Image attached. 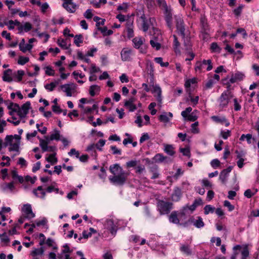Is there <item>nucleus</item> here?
Wrapping results in <instances>:
<instances>
[{
	"label": "nucleus",
	"mask_w": 259,
	"mask_h": 259,
	"mask_svg": "<svg viewBox=\"0 0 259 259\" xmlns=\"http://www.w3.org/2000/svg\"><path fill=\"white\" fill-rule=\"evenodd\" d=\"M180 250L187 255L192 254V251L190 249V246L188 244H183L181 245Z\"/></svg>",
	"instance_id": "412c9836"
},
{
	"label": "nucleus",
	"mask_w": 259,
	"mask_h": 259,
	"mask_svg": "<svg viewBox=\"0 0 259 259\" xmlns=\"http://www.w3.org/2000/svg\"><path fill=\"white\" fill-rule=\"evenodd\" d=\"M187 92L189 94V96L190 98L191 101L193 103L194 105H196L198 104L199 100V97L196 96L194 98H193L191 96V94L190 93V89L187 90Z\"/></svg>",
	"instance_id": "37998d69"
},
{
	"label": "nucleus",
	"mask_w": 259,
	"mask_h": 259,
	"mask_svg": "<svg viewBox=\"0 0 259 259\" xmlns=\"http://www.w3.org/2000/svg\"><path fill=\"white\" fill-rule=\"evenodd\" d=\"M202 65H208V66L206 68L207 71H210L212 68V65L211 60L209 59L207 60H203L201 63Z\"/></svg>",
	"instance_id": "79ce46f5"
},
{
	"label": "nucleus",
	"mask_w": 259,
	"mask_h": 259,
	"mask_svg": "<svg viewBox=\"0 0 259 259\" xmlns=\"http://www.w3.org/2000/svg\"><path fill=\"white\" fill-rule=\"evenodd\" d=\"M95 91H100V87L98 85H92L90 87L89 93L91 96L94 97L95 95Z\"/></svg>",
	"instance_id": "72a5a7b5"
},
{
	"label": "nucleus",
	"mask_w": 259,
	"mask_h": 259,
	"mask_svg": "<svg viewBox=\"0 0 259 259\" xmlns=\"http://www.w3.org/2000/svg\"><path fill=\"white\" fill-rule=\"evenodd\" d=\"M164 151L169 156H173L176 153L175 148L172 145L164 144Z\"/></svg>",
	"instance_id": "f3484780"
},
{
	"label": "nucleus",
	"mask_w": 259,
	"mask_h": 259,
	"mask_svg": "<svg viewBox=\"0 0 259 259\" xmlns=\"http://www.w3.org/2000/svg\"><path fill=\"white\" fill-rule=\"evenodd\" d=\"M159 120L161 122L165 123H167L169 121V119L167 117V113L166 112H164L162 114L159 116Z\"/></svg>",
	"instance_id": "ea45409f"
},
{
	"label": "nucleus",
	"mask_w": 259,
	"mask_h": 259,
	"mask_svg": "<svg viewBox=\"0 0 259 259\" xmlns=\"http://www.w3.org/2000/svg\"><path fill=\"white\" fill-rule=\"evenodd\" d=\"M62 7L68 12L73 13L75 12L77 5L72 2L73 0H63Z\"/></svg>",
	"instance_id": "423d86ee"
},
{
	"label": "nucleus",
	"mask_w": 259,
	"mask_h": 259,
	"mask_svg": "<svg viewBox=\"0 0 259 259\" xmlns=\"http://www.w3.org/2000/svg\"><path fill=\"white\" fill-rule=\"evenodd\" d=\"M33 47V45L31 44H26L25 45L20 51H21L23 53H25L27 51H30Z\"/></svg>",
	"instance_id": "4d7b16f0"
},
{
	"label": "nucleus",
	"mask_w": 259,
	"mask_h": 259,
	"mask_svg": "<svg viewBox=\"0 0 259 259\" xmlns=\"http://www.w3.org/2000/svg\"><path fill=\"white\" fill-rule=\"evenodd\" d=\"M61 137L60 131L57 128H55L52 133L50 135V141H59Z\"/></svg>",
	"instance_id": "a211bd4d"
},
{
	"label": "nucleus",
	"mask_w": 259,
	"mask_h": 259,
	"mask_svg": "<svg viewBox=\"0 0 259 259\" xmlns=\"http://www.w3.org/2000/svg\"><path fill=\"white\" fill-rule=\"evenodd\" d=\"M176 27L178 33L183 37H185V28L184 26V21L180 16H175Z\"/></svg>",
	"instance_id": "20e7f679"
},
{
	"label": "nucleus",
	"mask_w": 259,
	"mask_h": 259,
	"mask_svg": "<svg viewBox=\"0 0 259 259\" xmlns=\"http://www.w3.org/2000/svg\"><path fill=\"white\" fill-rule=\"evenodd\" d=\"M44 252V249L43 247H41L40 248H35L32 252L31 254L32 256H36L38 255L42 254Z\"/></svg>",
	"instance_id": "473e14b6"
},
{
	"label": "nucleus",
	"mask_w": 259,
	"mask_h": 259,
	"mask_svg": "<svg viewBox=\"0 0 259 259\" xmlns=\"http://www.w3.org/2000/svg\"><path fill=\"white\" fill-rule=\"evenodd\" d=\"M32 29V25L29 22H26L24 25V30L25 32H28Z\"/></svg>",
	"instance_id": "774afa93"
},
{
	"label": "nucleus",
	"mask_w": 259,
	"mask_h": 259,
	"mask_svg": "<svg viewBox=\"0 0 259 259\" xmlns=\"http://www.w3.org/2000/svg\"><path fill=\"white\" fill-rule=\"evenodd\" d=\"M182 196L181 190L179 187H176L174 192L171 195V199L173 201H178Z\"/></svg>",
	"instance_id": "dca6fc26"
},
{
	"label": "nucleus",
	"mask_w": 259,
	"mask_h": 259,
	"mask_svg": "<svg viewBox=\"0 0 259 259\" xmlns=\"http://www.w3.org/2000/svg\"><path fill=\"white\" fill-rule=\"evenodd\" d=\"M241 259H246V258L249 256V250L247 245L244 246L243 250L241 251Z\"/></svg>",
	"instance_id": "e433bc0d"
},
{
	"label": "nucleus",
	"mask_w": 259,
	"mask_h": 259,
	"mask_svg": "<svg viewBox=\"0 0 259 259\" xmlns=\"http://www.w3.org/2000/svg\"><path fill=\"white\" fill-rule=\"evenodd\" d=\"M135 47L140 49V47L143 45V38L142 37H136L133 39Z\"/></svg>",
	"instance_id": "5701e85b"
},
{
	"label": "nucleus",
	"mask_w": 259,
	"mask_h": 259,
	"mask_svg": "<svg viewBox=\"0 0 259 259\" xmlns=\"http://www.w3.org/2000/svg\"><path fill=\"white\" fill-rule=\"evenodd\" d=\"M158 210L161 215L168 214L172 209L173 203L159 200L157 203Z\"/></svg>",
	"instance_id": "f257e3e1"
},
{
	"label": "nucleus",
	"mask_w": 259,
	"mask_h": 259,
	"mask_svg": "<svg viewBox=\"0 0 259 259\" xmlns=\"http://www.w3.org/2000/svg\"><path fill=\"white\" fill-rule=\"evenodd\" d=\"M197 82V79L196 77H194L191 79H187L185 83V87L186 88H189L191 84H195Z\"/></svg>",
	"instance_id": "f704fd0d"
},
{
	"label": "nucleus",
	"mask_w": 259,
	"mask_h": 259,
	"mask_svg": "<svg viewBox=\"0 0 259 259\" xmlns=\"http://www.w3.org/2000/svg\"><path fill=\"white\" fill-rule=\"evenodd\" d=\"M224 205L226 207H227L228 208L229 211H230L233 210L235 208L234 206L232 205L231 203L228 200L224 201Z\"/></svg>",
	"instance_id": "864d4df0"
},
{
	"label": "nucleus",
	"mask_w": 259,
	"mask_h": 259,
	"mask_svg": "<svg viewBox=\"0 0 259 259\" xmlns=\"http://www.w3.org/2000/svg\"><path fill=\"white\" fill-rule=\"evenodd\" d=\"M245 77L244 74L240 72H237L235 73H232L230 81L232 83H234L238 81L242 80Z\"/></svg>",
	"instance_id": "9b49d317"
},
{
	"label": "nucleus",
	"mask_w": 259,
	"mask_h": 259,
	"mask_svg": "<svg viewBox=\"0 0 259 259\" xmlns=\"http://www.w3.org/2000/svg\"><path fill=\"white\" fill-rule=\"evenodd\" d=\"M135 101H136V98L135 97H132L128 99V100H126L125 101L124 106H127L131 104H134V103L135 102Z\"/></svg>",
	"instance_id": "e2e57ef3"
},
{
	"label": "nucleus",
	"mask_w": 259,
	"mask_h": 259,
	"mask_svg": "<svg viewBox=\"0 0 259 259\" xmlns=\"http://www.w3.org/2000/svg\"><path fill=\"white\" fill-rule=\"evenodd\" d=\"M60 81V79H58L57 80H55L54 81H52L51 83H50V91H53L54 90V89L58 84H59Z\"/></svg>",
	"instance_id": "5fc2aeb1"
},
{
	"label": "nucleus",
	"mask_w": 259,
	"mask_h": 259,
	"mask_svg": "<svg viewBox=\"0 0 259 259\" xmlns=\"http://www.w3.org/2000/svg\"><path fill=\"white\" fill-rule=\"evenodd\" d=\"M25 73L23 70H18L17 71V81L20 82L22 79V76L24 75Z\"/></svg>",
	"instance_id": "bf43d9fd"
},
{
	"label": "nucleus",
	"mask_w": 259,
	"mask_h": 259,
	"mask_svg": "<svg viewBox=\"0 0 259 259\" xmlns=\"http://www.w3.org/2000/svg\"><path fill=\"white\" fill-rule=\"evenodd\" d=\"M147 71L148 74L150 75V76H154V67L153 64L150 61H148L147 63Z\"/></svg>",
	"instance_id": "bb28decb"
},
{
	"label": "nucleus",
	"mask_w": 259,
	"mask_h": 259,
	"mask_svg": "<svg viewBox=\"0 0 259 259\" xmlns=\"http://www.w3.org/2000/svg\"><path fill=\"white\" fill-rule=\"evenodd\" d=\"M131 51L130 50H128L126 48H124L122 49L120 53L121 59L123 61H126L130 60V55Z\"/></svg>",
	"instance_id": "2eb2a0df"
},
{
	"label": "nucleus",
	"mask_w": 259,
	"mask_h": 259,
	"mask_svg": "<svg viewBox=\"0 0 259 259\" xmlns=\"http://www.w3.org/2000/svg\"><path fill=\"white\" fill-rule=\"evenodd\" d=\"M176 27L178 33L183 37H185V28L184 26V21L180 16H175Z\"/></svg>",
	"instance_id": "39448f33"
},
{
	"label": "nucleus",
	"mask_w": 259,
	"mask_h": 259,
	"mask_svg": "<svg viewBox=\"0 0 259 259\" xmlns=\"http://www.w3.org/2000/svg\"><path fill=\"white\" fill-rule=\"evenodd\" d=\"M39 237L40 239V242L39 243V244L40 246L43 245L45 243H46L47 244H48L49 245V239H48L45 241L46 237L42 233H40L39 234Z\"/></svg>",
	"instance_id": "58836bf2"
},
{
	"label": "nucleus",
	"mask_w": 259,
	"mask_h": 259,
	"mask_svg": "<svg viewBox=\"0 0 259 259\" xmlns=\"http://www.w3.org/2000/svg\"><path fill=\"white\" fill-rule=\"evenodd\" d=\"M201 32H204L207 34V32L209 31L207 20L204 15H201L200 17Z\"/></svg>",
	"instance_id": "1a4fd4ad"
},
{
	"label": "nucleus",
	"mask_w": 259,
	"mask_h": 259,
	"mask_svg": "<svg viewBox=\"0 0 259 259\" xmlns=\"http://www.w3.org/2000/svg\"><path fill=\"white\" fill-rule=\"evenodd\" d=\"M194 226L197 228H201L204 226V223L200 217H197V219L195 221Z\"/></svg>",
	"instance_id": "c85d7f7f"
},
{
	"label": "nucleus",
	"mask_w": 259,
	"mask_h": 259,
	"mask_svg": "<svg viewBox=\"0 0 259 259\" xmlns=\"http://www.w3.org/2000/svg\"><path fill=\"white\" fill-rule=\"evenodd\" d=\"M105 144V140H103V139H100L98 143H97L96 144V147H97V149H98L99 150H101L102 149L99 148V146L100 147H103L104 146Z\"/></svg>",
	"instance_id": "680f3d73"
},
{
	"label": "nucleus",
	"mask_w": 259,
	"mask_h": 259,
	"mask_svg": "<svg viewBox=\"0 0 259 259\" xmlns=\"http://www.w3.org/2000/svg\"><path fill=\"white\" fill-rule=\"evenodd\" d=\"M164 155L161 153L156 154L153 158V160L156 163L163 162Z\"/></svg>",
	"instance_id": "a878e982"
},
{
	"label": "nucleus",
	"mask_w": 259,
	"mask_h": 259,
	"mask_svg": "<svg viewBox=\"0 0 259 259\" xmlns=\"http://www.w3.org/2000/svg\"><path fill=\"white\" fill-rule=\"evenodd\" d=\"M94 21L96 22V26L98 28L100 25H104L105 20L104 19H102L98 16H95L93 18Z\"/></svg>",
	"instance_id": "c756f323"
},
{
	"label": "nucleus",
	"mask_w": 259,
	"mask_h": 259,
	"mask_svg": "<svg viewBox=\"0 0 259 259\" xmlns=\"http://www.w3.org/2000/svg\"><path fill=\"white\" fill-rule=\"evenodd\" d=\"M236 33H242V35H243V37L244 38H246L247 35V34L244 28H238L237 29V30H236Z\"/></svg>",
	"instance_id": "338daca9"
},
{
	"label": "nucleus",
	"mask_w": 259,
	"mask_h": 259,
	"mask_svg": "<svg viewBox=\"0 0 259 259\" xmlns=\"http://www.w3.org/2000/svg\"><path fill=\"white\" fill-rule=\"evenodd\" d=\"M12 70L8 69L4 71V75L3 76V79L5 81L11 82L13 80L12 78L10 76L12 73Z\"/></svg>",
	"instance_id": "aec40b11"
},
{
	"label": "nucleus",
	"mask_w": 259,
	"mask_h": 259,
	"mask_svg": "<svg viewBox=\"0 0 259 259\" xmlns=\"http://www.w3.org/2000/svg\"><path fill=\"white\" fill-rule=\"evenodd\" d=\"M46 192H49V187H48L46 191L42 189V186H38L36 189H34L33 192L37 197L43 198L46 194Z\"/></svg>",
	"instance_id": "ddd939ff"
},
{
	"label": "nucleus",
	"mask_w": 259,
	"mask_h": 259,
	"mask_svg": "<svg viewBox=\"0 0 259 259\" xmlns=\"http://www.w3.org/2000/svg\"><path fill=\"white\" fill-rule=\"evenodd\" d=\"M192 109L191 107H187V108H186L185 110L181 112V115L184 118H186L187 117H188V114L190 113L192 111Z\"/></svg>",
	"instance_id": "603ef678"
},
{
	"label": "nucleus",
	"mask_w": 259,
	"mask_h": 259,
	"mask_svg": "<svg viewBox=\"0 0 259 259\" xmlns=\"http://www.w3.org/2000/svg\"><path fill=\"white\" fill-rule=\"evenodd\" d=\"M128 175V174L125 172H122L113 177H110L109 179L111 183L115 185L122 186L126 182Z\"/></svg>",
	"instance_id": "f03ea898"
},
{
	"label": "nucleus",
	"mask_w": 259,
	"mask_h": 259,
	"mask_svg": "<svg viewBox=\"0 0 259 259\" xmlns=\"http://www.w3.org/2000/svg\"><path fill=\"white\" fill-rule=\"evenodd\" d=\"M133 25V23L130 21L126 22V27L127 31V36L128 38H132L134 36V30L131 26Z\"/></svg>",
	"instance_id": "393cba45"
},
{
	"label": "nucleus",
	"mask_w": 259,
	"mask_h": 259,
	"mask_svg": "<svg viewBox=\"0 0 259 259\" xmlns=\"http://www.w3.org/2000/svg\"><path fill=\"white\" fill-rule=\"evenodd\" d=\"M210 164L213 168H216L220 166L221 162L218 159H214L211 161Z\"/></svg>",
	"instance_id": "a18cd8bd"
},
{
	"label": "nucleus",
	"mask_w": 259,
	"mask_h": 259,
	"mask_svg": "<svg viewBox=\"0 0 259 259\" xmlns=\"http://www.w3.org/2000/svg\"><path fill=\"white\" fill-rule=\"evenodd\" d=\"M20 143V142H17L15 143H13V144L12 143V144H11L10 146L11 147L9 148V151H18L19 149Z\"/></svg>",
	"instance_id": "4c0bfd02"
},
{
	"label": "nucleus",
	"mask_w": 259,
	"mask_h": 259,
	"mask_svg": "<svg viewBox=\"0 0 259 259\" xmlns=\"http://www.w3.org/2000/svg\"><path fill=\"white\" fill-rule=\"evenodd\" d=\"M84 17L87 19H91L93 16L92 10L91 9H88L86 12L84 13Z\"/></svg>",
	"instance_id": "13d9d810"
},
{
	"label": "nucleus",
	"mask_w": 259,
	"mask_h": 259,
	"mask_svg": "<svg viewBox=\"0 0 259 259\" xmlns=\"http://www.w3.org/2000/svg\"><path fill=\"white\" fill-rule=\"evenodd\" d=\"M150 44L151 45V46L155 48L156 50H159L161 48V44L159 42L155 41L154 40H151L150 41Z\"/></svg>",
	"instance_id": "09e8293b"
},
{
	"label": "nucleus",
	"mask_w": 259,
	"mask_h": 259,
	"mask_svg": "<svg viewBox=\"0 0 259 259\" xmlns=\"http://www.w3.org/2000/svg\"><path fill=\"white\" fill-rule=\"evenodd\" d=\"M40 146L41 147L42 151L44 152L47 151L49 150V147L48 146V142L45 141V140L40 139Z\"/></svg>",
	"instance_id": "7c9ffc66"
},
{
	"label": "nucleus",
	"mask_w": 259,
	"mask_h": 259,
	"mask_svg": "<svg viewBox=\"0 0 259 259\" xmlns=\"http://www.w3.org/2000/svg\"><path fill=\"white\" fill-rule=\"evenodd\" d=\"M180 151L183 153V155L190 157V151L189 148H180Z\"/></svg>",
	"instance_id": "8fccbe9b"
},
{
	"label": "nucleus",
	"mask_w": 259,
	"mask_h": 259,
	"mask_svg": "<svg viewBox=\"0 0 259 259\" xmlns=\"http://www.w3.org/2000/svg\"><path fill=\"white\" fill-rule=\"evenodd\" d=\"M29 60V58L23 56H20L18 61V63L21 65H23L27 63Z\"/></svg>",
	"instance_id": "a19ab883"
},
{
	"label": "nucleus",
	"mask_w": 259,
	"mask_h": 259,
	"mask_svg": "<svg viewBox=\"0 0 259 259\" xmlns=\"http://www.w3.org/2000/svg\"><path fill=\"white\" fill-rule=\"evenodd\" d=\"M221 134L223 139H227L230 136L231 131L229 130H227L226 132L222 131Z\"/></svg>",
	"instance_id": "052dcab7"
},
{
	"label": "nucleus",
	"mask_w": 259,
	"mask_h": 259,
	"mask_svg": "<svg viewBox=\"0 0 259 259\" xmlns=\"http://www.w3.org/2000/svg\"><path fill=\"white\" fill-rule=\"evenodd\" d=\"M83 36L82 34L75 35L74 36V43L77 47H79V44L82 43Z\"/></svg>",
	"instance_id": "cd10ccee"
},
{
	"label": "nucleus",
	"mask_w": 259,
	"mask_h": 259,
	"mask_svg": "<svg viewBox=\"0 0 259 259\" xmlns=\"http://www.w3.org/2000/svg\"><path fill=\"white\" fill-rule=\"evenodd\" d=\"M104 227L105 228L110 231L111 234L112 235H115L117 231V229L116 228L115 225L114 224V221L113 220H107L104 224Z\"/></svg>",
	"instance_id": "6e6552de"
},
{
	"label": "nucleus",
	"mask_w": 259,
	"mask_h": 259,
	"mask_svg": "<svg viewBox=\"0 0 259 259\" xmlns=\"http://www.w3.org/2000/svg\"><path fill=\"white\" fill-rule=\"evenodd\" d=\"M243 7H244V6L243 5H240L237 8L234 10V11H233L234 14L237 16H240Z\"/></svg>",
	"instance_id": "3c124183"
},
{
	"label": "nucleus",
	"mask_w": 259,
	"mask_h": 259,
	"mask_svg": "<svg viewBox=\"0 0 259 259\" xmlns=\"http://www.w3.org/2000/svg\"><path fill=\"white\" fill-rule=\"evenodd\" d=\"M58 45L63 49L64 50H69V47L70 46V44L68 45H67L66 40L63 39L62 38H59L57 41Z\"/></svg>",
	"instance_id": "4be33fe9"
},
{
	"label": "nucleus",
	"mask_w": 259,
	"mask_h": 259,
	"mask_svg": "<svg viewBox=\"0 0 259 259\" xmlns=\"http://www.w3.org/2000/svg\"><path fill=\"white\" fill-rule=\"evenodd\" d=\"M232 97L230 92H224L219 99L220 108L223 109L227 107Z\"/></svg>",
	"instance_id": "7ed1b4c3"
},
{
	"label": "nucleus",
	"mask_w": 259,
	"mask_h": 259,
	"mask_svg": "<svg viewBox=\"0 0 259 259\" xmlns=\"http://www.w3.org/2000/svg\"><path fill=\"white\" fill-rule=\"evenodd\" d=\"M30 102L27 101L21 106L17 114L21 118H24L28 113L29 110L30 108Z\"/></svg>",
	"instance_id": "0eeeda50"
},
{
	"label": "nucleus",
	"mask_w": 259,
	"mask_h": 259,
	"mask_svg": "<svg viewBox=\"0 0 259 259\" xmlns=\"http://www.w3.org/2000/svg\"><path fill=\"white\" fill-rule=\"evenodd\" d=\"M52 108L53 111L57 114H60L62 111V110L60 108V107L58 105H54L52 106Z\"/></svg>",
	"instance_id": "6e6d98bb"
},
{
	"label": "nucleus",
	"mask_w": 259,
	"mask_h": 259,
	"mask_svg": "<svg viewBox=\"0 0 259 259\" xmlns=\"http://www.w3.org/2000/svg\"><path fill=\"white\" fill-rule=\"evenodd\" d=\"M22 211L26 215V218L31 219L34 218V213L32 212L31 206L29 204H24L22 208Z\"/></svg>",
	"instance_id": "f8f14e48"
},
{
	"label": "nucleus",
	"mask_w": 259,
	"mask_h": 259,
	"mask_svg": "<svg viewBox=\"0 0 259 259\" xmlns=\"http://www.w3.org/2000/svg\"><path fill=\"white\" fill-rule=\"evenodd\" d=\"M56 154V153L50 154V163L52 165L56 164L57 162V158L55 156Z\"/></svg>",
	"instance_id": "de8ad7c7"
},
{
	"label": "nucleus",
	"mask_w": 259,
	"mask_h": 259,
	"mask_svg": "<svg viewBox=\"0 0 259 259\" xmlns=\"http://www.w3.org/2000/svg\"><path fill=\"white\" fill-rule=\"evenodd\" d=\"M169 221L170 222L176 224H180V220L178 218L177 211H173L169 215Z\"/></svg>",
	"instance_id": "6ab92c4d"
},
{
	"label": "nucleus",
	"mask_w": 259,
	"mask_h": 259,
	"mask_svg": "<svg viewBox=\"0 0 259 259\" xmlns=\"http://www.w3.org/2000/svg\"><path fill=\"white\" fill-rule=\"evenodd\" d=\"M69 84H66L61 85L62 89L65 88L64 92L66 93V95L69 97L72 96L71 90L72 89L69 87Z\"/></svg>",
	"instance_id": "c9c22d12"
},
{
	"label": "nucleus",
	"mask_w": 259,
	"mask_h": 259,
	"mask_svg": "<svg viewBox=\"0 0 259 259\" xmlns=\"http://www.w3.org/2000/svg\"><path fill=\"white\" fill-rule=\"evenodd\" d=\"M229 174L227 173L226 172H224V171L223 170L220 172L219 179L223 184H225L227 181V178Z\"/></svg>",
	"instance_id": "b1692460"
},
{
	"label": "nucleus",
	"mask_w": 259,
	"mask_h": 259,
	"mask_svg": "<svg viewBox=\"0 0 259 259\" xmlns=\"http://www.w3.org/2000/svg\"><path fill=\"white\" fill-rule=\"evenodd\" d=\"M150 139V137L147 133L144 134L140 138V142L141 143H143L144 141L148 140Z\"/></svg>",
	"instance_id": "69168bd1"
},
{
	"label": "nucleus",
	"mask_w": 259,
	"mask_h": 259,
	"mask_svg": "<svg viewBox=\"0 0 259 259\" xmlns=\"http://www.w3.org/2000/svg\"><path fill=\"white\" fill-rule=\"evenodd\" d=\"M202 183L204 186L205 187H208L211 188L212 186L211 183L207 179H203L202 181Z\"/></svg>",
	"instance_id": "0e129e2a"
},
{
	"label": "nucleus",
	"mask_w": 259,
	"mask_h": 259,
	"mask_svg": "<svg viewBox=\"0 0 259 259\" xmlns=\"http://www.w3.org/2000/svg\"><path fill=\"white\" fill-rule=\"evenodd\" d=\"M109 170L114 176L117 175L116 174L124 172L122 167L117 163L110 165Z\"/></svg>",
	"instance_id": "4468645a"
},
{
	"label": "nucleus",
	"mask_w": 259,
	"mask_h": 259,
	"mask_svg": "<svg viewBox=\"0 0 259 259\" xmlns=\"http://www.w3.org/2000/svg\"><path fill=\"white\" fill-rule=\"evenodd\" d=\"M204 213L208 214L209 212H213L215 209V208L212 207L210 205H206L204 208Z\"/></svg>",
	"instance_id": "49530a36"
},
{
	"label": "nucleus",
	"mask_w": 259,
	"mask_h": 259,
	"mask_svg": "<svg viewBox=\"0 0 259 259\" xmlns=\"http://www.w3.org/2000/svg\"><path fill=\"white\" fill-rule=\"evenodd\" d=\"M165 20L167 27L170 30L172 29V14L167 7L165 9Z\"/></svg>",
	"instance_id": "9d476101"
},
{
	"label": "nucleus",
	"mask_w": 259,
	"mask_h": 259,
	"mask_svg": "<svg viewBox=\"0 0 259 259\" xmlns=\"http://www.w3.org/2000/svg\"><path fill=\"white\" fill-rule=\"evenodd\" d=\"M212 119L216 122L223 123L227 122V119L225 117L221 118L218 116H213L211 117Z\"/></svg>",
	"instance_id": "c03bdc74"
},
{
	"label": "nucleus",
	"mask_w": 259,
	"mask_h": 259,
	"mask_svg": "<svg viewBox=\"0 0 259 259\" xmlns=\"http://www.w3.org/2000/svg\"><path fill=\"white\" fill-rule=\"evenodd\" d=\"M210 49L212 52L220 53L221 51V48L218 46L217 42H212L210 45Z\"/></svg>",
	"instance_id": "2f4dec72"
}]
</instances>
